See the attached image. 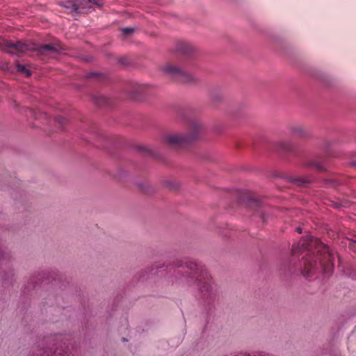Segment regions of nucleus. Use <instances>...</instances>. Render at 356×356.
I'll list each match as a JSON object with an SVG mask.
<instances>
[{
    "instance_id": "9b49d317",
    "label": "nucleus",
    "mask_w": 356,
    "mask_h": 356,
    "mask_svg": "<svg viewBox=\"0 0 356 356\" xmlns=\"http://www.w3.org/2000/svg\"><path fill=\"white\" fill-rule=\"evenodd\" d=\"M134 29L133 28H124L122 29V32L124 35H128L131 34L134 32Z\"/></svg>"
},
{
    "instance_id": "20e7f679",
    "label": "nucleus",
    "mask_w": 356,
    "mask_h": 356,
    "mask_svg": "<svg viewBox=\"0 0 356 356\" xmlns=\"http://www.w3.org/2000/svg\"><path fill=\"white\" fill-rule=\"evenodd\" d=\"M203 125L197 120L191 121L187 134H170L165 136V142L175 147L185 145L197 139L203 131Z\"/></svg>"
},
{
    "instance_id": "423d86ee",
    "label": "nucleus",
    "mask_w": 356,
    "mask_h": 356,
    "mask_svg": "<svg viewBox=\"0 0 356 356\" xmlns=\"http://www.w3.org/2000/svg\"><path fill=\"white\" fill-rule=\"evenodd\" d=\"M65 8L67 9L68 13H79L80 10L79 4L74 0H70L60 4Z\"/></svg>"
},
{
    "instance_id": "4468645a",
    "label": "nucleus",
    "mask_w": 356,
    "mask_h": 356,
    "mask_svg": "<svg viewBox=\"0 0 356 356\" xmlns=\"http://www.w3.org/2000/svg\"><path fill=\"white\" fill-rule=\"evenodd\" d=\"M47 356H68V355L66 353L63 354L60 350H56L54 355H48Z\"/></svg>"
},
{
    "instance_id": "6e6552de",
    "label": "nucleus",
    "mask_w": 356,
    "mask_h": 356,
    "mask_svg": "<svg viewBox=\"0 0 356 356\" xmlns=\"http://www.w3.org/2000/svg\"><path fill=\"white\" fill-rule=\"evenodd\" d=\"M16 67L19 72L24 73L26 76H31V72L25 65L17 63Z\"/></svg>"
},
{
    "instance_id": "f257e3e1",
    "label": "nucleus",
    "mask_w": 356,
    "mask_h": 356,
    "mask_svg": "<svg viewBox=\"0 0 356 356\" xmlns=\"http://www.w3.org/2000/svg\"><path fill=\"white\" fill-rule=\"evenodd\" d=\"M302 250H309L317 254L307 255L304 260V268L302 273L305 277H309L317 270H321L325 275H330L333 268V255L329 248L322 243L318 238L311 236L305 238L301 243Z\"/></svg>"
},
{
    "instance_id": "6ab92c4d",
    "label": "nucleus",
    "mask_w": 356,
    "mask_h": 356,
    "mask_svg": "<svg viewBox=\"0 0 356 356\" xmlns=\"http://www.w3.org/2000/svg\"><path fill=\"white\" fill-rule=\"evenodd\" d=\"M296 231H297L298 233L301 234V233H302V228H300V227H298V228L296 229Z\"/></svg>"
},
{
    "instance_id": "dca6fc26",
    "label": "nucleus",
    "mask_w": 356,
    "mask_h": 356,
    "mask_svg": "<svg viewBox=\"0 0 356 356\" xmlns=\"http://www.w3.org/2000/svg\"><path fill=\"white\" fill-rule=\"evenodd\" d=\"M299 245H300V244H299V243H298V244H297V245H293L292 250H293V252L294 253L298 252L297 248H298V247H299Z\"/></svg>"
},
{
    "instance_id": "7ed1b4c3",
    "label": "nucleus",
    "mask_w": 356,
    "mask_h": 356,
    "mask_svg": "<svg viewBox=\"0 0 356 356\" xmlns=\"http://www.w3.org/2000/svg\"><path fill=\"white\" fill-rule=\"evenodd\" d=\"M0 49L12 55L20 56L28 50L38 51L40 54H46L49 56H55L60 53L63 49L58 44H28L21 42H13L0 37Z\"/></svg>"
},
{
    "instance_id": "2eb2a0df",
    "label": "nucleus",
    "mask_w": 356,
    "mask_h": 356,
    "mask_svg": "<svg viewBox=\"0 0 356 356\" xmlns=\"http://www.w3.org/2000/svg\"><path fill=\"white\" fill-rule=\"evenodd\" d=\"M97 75H98V74H97V73H96V72H92V73L88 74V78H92V77L97 76Z\"/></svg>"
},
{
    "instance_id": "ddd939ff",
    "label": "nucleus",
    "mask_w": 356,
    "mask_h": 356,
    "mask_svg": "<svg viewBox=\"0 0 356 356\" xmlns=\"http://www.w3.org/2000/svg\"><path fill=\"white\" fill-rule=\"evenodd\" d=\"M56 121L58 124H60L63 125V124H64L65 123L66 120H65V118H64L63 117H62V116H59V117H57V118H56Z\"/></svg>"
},
{
    "instance_id": "39448f33",
    "label": "nucleus",
    "mask_w": 356,
    "mask_h": 356,
    "mask_svg": "<svg viewBox=\"0 0 356 356\" xmlns=\"http://www.w3.org/2000/svg\"><path fill=\"white\" fill-rule=\"evenodd\" d=\"M162 71L172 79L184 83L195 82L197 79L192 74L184 70L173 63H166L162 67Z\"/></svg>"
},
{
    "instance_id": "f8f14e48",
    "label": "nucleus",
    "mask_w": 356,
    "mask_h": 356,
    "mask_svg": "<svg viewBox=\"0 0 356 356\" xmlns=\"http://www.w3.org/2000/svg\"><path fill=\"white\" fill-rule=\"evenodd\" d=\"M88 2L95 4L99 7L103 5V0H88Z\"/></svg>"
},
{
    "instance_id": "9d476101",
    "label": "nucleus",
    "mask_w": 356,
    "mask_h": 356,
    "mask_svg": "<svg viewBox=\"0 0 356 356\" xmlns=\"http://www.w3.org/2000/svg\"><path fill=\"white\" fill-rule=\"evenodd\" d=\"M177 48L178 51L182 52L183 54H186L188 50L187 45L184 43L179 44Z\"/></svg>"
},
{
    "instance_id": "a211bd4d",
    "label": "nucleus",
    "mask_w": 356,
    "mask_h": 356,
    "mask_svg": "<svg viewBox=\"0 0 356 356\" xmlns=\"http://www.w3.org/2000/svg\"><path fill=\"white\" fill-rule=\"evenodd\" d=\"M350 165L354 167V168H356V161H353L351 163H350Z\"/></svg>"
},
{
    "instance_id": "0eeeda50",
    "label": "nucleus",
    "mask_w": 356,
    "mask_h": 356,
    "mask_svg": "<svg viewBox=\"0 0 356 356\" xmlns=\"http://www.w3.org/2000/svg\"><path fill=\"white\" fill-rule=\"evenodd\" d=\"M10 259L11 256L9 252L0 247V267L6 266L10 261Z\"/></svg>"
},
{
    "instance_id": "f3484780",
    "label": "nucleus",
    "mask_w": 356,
    "mask_h": 356,
    "mask_svg": "<svg viewBox=\"0 0 356 356\" xmlns=\"http://www.w3.org/2000/svg\"><path fill=\"white\" fill-rule=\"evenodd\" d=\"M310 165H314V164H312V163H311ZM315 167H316L317 169H318V170H322V169H323V168H322V167H321L320 165H318V164L315 165Z\"/></svg>"
},
{
    "instance_id": "f03ea898",
    "label": "nucleus",
    "mask_w": 356,
    "mask_h": 356,
    "mask_svg": "<svg viewBox=\"0 0 356 356\" xmlns=\"http://www.w3.org/2000/svg\"><path fill=\"white\" fill-rule=\"evenodd\" d=\"M186 267L196 280L201 298L207 302L214 300L218 295V288L205 267L193 261H188Z\"/></svg>"
},
{
    "instance_id": "1a4fd4ad",
    "label": "nucleus",
    "mask_w": 356,
    "mask_h": 356,
    "mask_svg": "<svg viewBox=\"0 0 356 356\" xmlns=\"http://www.w3.org/2000/svg\"><path fill=\"white\" fill-rule=\"evenodd\" d=\"M293 133L298 136H303L305 134V129L301 126L295 127L293 128Z\"/></svg>"
}]
</instances>
